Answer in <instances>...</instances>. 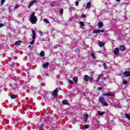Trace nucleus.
<instances>
[{"label":"nucleus","mask_w":130,"mask_h":130,"mask_svg":"<svg viewBox=\"0 0 130 130\" xmlns=\"http://www.w3.org/2000/svg\"><path fill=\"white\" fill-rule=\"evenodd\" d=\"M44 126V124H41L39 127V129H42V127H43Z\"/></svg>","instance_id":"nucleus-31"},{"label":"nucleus","mask_w":130,"mask_h":130,"mask_svg":"<svg viewBox=\"0 0 130 130\" xmlns=\"http://www.w3.org/2000/svg\"><path fill=\"white\" fill-rule=\"evenodd\" d=\"M126 49V48H125V46H124V45H121L120 46V50L121 51H125Z\"/></svg>","instance_id":"nucleus-6"},{"label":"nucleus","mask_w":130,"mask_h":130,"mask_svg":"<svg viewBox=\"0 0 130 130\" xmlns=\"http://www.w3.org/2000/svg\"><path fill=\"white\" fill-rule=\"evenodd\" d=\"M103 25V23L102 22H100V23H99V27H100V28H102Z\"/></svg>","instance_id":"nucleus-21"},{"label":"nucleus","mask_w":130,"mask_h":130,"mask_svg":"<svg viewBox=\"0 0 130 130\" xmlns=\"http://www.w3.org/2000/svg\"><path fill=\"white\" fill-rule=\"evenodd\" d=\"M17 97V96H16V95L13 94L12 95H11V99H15V98Z\"/></svg>","instance_id":"nucleus-27"},{"label":"nucleus","mask_w":130,"mask_h":130,"mask_svg":"<svg viewBox=\"0 0 130 130\" xmlns=\"http://www.w3.org/2000/svg\"><path fill=\"white\" fill-rule=\"evenodd\" d=\"M5 2H6V0H1V6H3V5H4V4H5Z\"/></svg>","instance_id":"nucleus-32"},{"label":"nucleus","mask_w":130,"mask_h":130,"mask_svg":"<svg viewBox=\"0 0 130 130\" xmlns=\"http://www.w3.org/2000/svg\"><path fill=\"white\" fill-rule=\"evenodd\" d=\"M44 22H45V23H46L47 24H50V22H49V21L46 19H43Z\"/></svg>","instance_id":"nucleus-23"},{"label":"nucleus","mask_w":130,"mask_h":130,"mask_svg":"<svg viewBox=\"0 0 130 130\" xmlns=\"http://www.w3.org/2000/svg\"><path fill=\"white\" fill-rule=\"evenodd\" d=\"M68 83H70V85H73L74 84V82H73V80H68Z\"/></svg>","instance_id":"nucleus-26"},{"label":"nucleus","mask_w":130,"mask_h":130,"mask_svg":"<svg viewBox=\"0 0 130 130\" xmlns=\"http://www.w3.org/2000/svg\"><path fill=\"white\" fill-rule=\"evenodd\" d=\"M84 117L85 118V121H87V120H88V117H89V115L84 114Z\"/></svg>","instance_id":"nucleus-15"},{"label":"nucleus","mask_w":130,"mask_h":130,"mask_svg":"<svg viewBox=\"0 0 130 130\" xmlns=\"http://www.w3.org/2000/svg\"><path fill=\"white\" fill-rule=\"evenodd\" d=\"M98 89L99 90V91H101V90H102V88L101 87H98Z\"/></svg>","instance_id":"nucleus-40"},{"label":"nucleus","mask_w":130,"mask_h":130,"mask_svg":"<svg viewBox=\"0 0 130 130\" xmlns=\"http://www.w3.org/2000/svg\"><path fill=\"white\" fill-rule=\"evenodd\" d=\"M93 78L92 77H89V76L85 75L84 76V80L86 81V82H88V81H93Z\"/></svg>","instance_id":"nucleus-3"},{"label":"nucleus","mask_w":130,"mask_h":130,"mask_svg":"<svg viewBox=\"0 0 130 130\" xmlns=\"http://www.w3.org/2000/svg\"><path fill=\"white\" fill-rule=\"evenodd\" d=\"M99 45L100 47H103L105 45V43H103V42H99Z\"/></svg>","instance_id":"nucleus-11"},{"label":"nucleus","mask_w":130,"mask_h":130,"mask_svg":"<svg viewBox=\"0 0 130 130\" xmlns=\"http://www.w3.org/2000/svg\"><path fill=\"white\" fill-rule=\"evenodd\" d=\"M91 56H92V58H94V59L96 58V56H95V53L92 52L91 54Z\"/></svg>","instance_id":"nucleus-24"},{"label":"nucleus","mask_w":130,"mask_h":130,"mask_svg":"<svg viewBox=\"0 0 130 130\" xmlns=\"http://www.w3.org/2000/svg\"><path fill=\"white\" fill-rule=\"evenodd\" d=\"M102 77H103V74H101L98 76V79L96 80V82H98L100 80H101Z\"/></svg>","instance_id":"nucleus-9"},{"label":"nucleus","mask_w":130,"mask_h":130,"mask_svg":"<svg viewBox=\"0 0 130 130\" xmlns=\"http://www.w3.org/2000/svg\"><path fill=\"white\" fill-rule=\"evenodd\" d=\"M103 96H109L108 93H104L103 94Z\"/></svg>","instance_id":"nucleus-39"},{"label":"nucleus","mask_w":130,"mask_h":130,"mask_svg":"<svg viewBox=\"0 0 130 130\" xmlns=\"http://www.w3.org/2000/svg\"><path fill=\"white\" fill-rule=\"evenodd\" d=\"M31 47V45L28 46V48H30Z\"/></svg>","instance_id":"nucleus-47"},{"label":"nucleus","mask_w":130,"mask_h":130,"mask_svg":"<svg viewBox=\"0 0 130 130\" xmlns=\"http://www.w3.org/2000/svg\"><path fill=\"white\" fill-rule=\"evenodd\" d=\"M30 21L31 24H36L37 22V17L35 16V12H33L32 15H30Z\"/></svg>","instance_id":"nucleus-1"},{"label":"nucleus","mask_w":130,"mask_h":130,"mask_svg":"<svg viewBox=\"0 0 130 130\" xmlns=\"http://www.w3.org/2000/svg\"><path fill=\"white\" fill-rule=\"evenodd\" d=\"M92 5H91V2H88L87 3V5H86V9H90L91 8Z\"/></svg>","instance_id":"nucleus-12"},{"label":"nucleus","mask_w":130,"mask_h":130,"mask_svg":"<svg viewBox=\"0 0 130 130\" xmlns=\"http://www.w3.org/2000/svg\"><path fill=\"white\" fill-rule=\"evenodd\" d=\"M108 95H109V96H114V93H113V92H110V93H108Z\"/></svg>","instance_id":"nucleus-29"},{"label":"nucleus","mask_w":130,"mask_h":130,"mask_svg":"<svg viewBox=\"0 0 130 130\" xmlns=\"http://www.w3.org/2000/svg\"><path fill=\"white\" fill-rule=\"evenodd\" d=\"M83 127L84 128H89V125L88 124H85L83 126Z\"/></svg>","instance_id":"nucleus-30"},{"label":"nucleus","mask_w":130,"mask_h":130,"mask_svg":"<svg viewBox=\"0 0 130 130\" xmlns=\"http://www.w3.org/2000/svg\"><path fill=\"white\" fill-rule=\"evenodd\" d=\"M57 93H58V88H56L53 91L52 95L55 98H56L57 97Z\"/></svg>","instance_id":"nucleus-4"},{"label":"nucleus","mask_w":130,"mask_h":130,"mask_svg":"<svg viewBox=\"0 0 130 130\" xmlns=\"http://www.w3.org/2000/svg\"><path fill=\"white\" fill-rule=\"evenodd\" d=\"M117 2H118V3H120V1L121 0H116Z\"/></svg>","instance_id":"nucleus-46"},{"label":"nucleus","mask_w":130,"mask_h":130,"mask_svg":"<svg viewBox=\"0 0 130 130\" xmlns=\"http://www.w3.org/2000/svg\"><path fill=\"white\" fill-rule=\"evenodd\" d=\"M14 66H15V63H12L11 64V67H14Z\"/></svg>","instance_id":"nucleus-45"},{"label":"nucleus","mask_w":130,"mask_h":130,"mask_svg":"<svg viewBox=\"0 0 130 130\" xmlns=\"http://www.w3.org/2000/svg\"><path fill=\"white\" fill-rule=\"evenodd\" d=\"M23 16H24V13H20L19 14H18V18L21 19V18H23Z\"/></svg>","instance_id":"nucleus-17"},{"label":"nucleus","mask_w":130,"mask_h":130,"mask_svg":"<svg viewBox=\"0 0 130 130\" xmlns=\"http://www.w3.org/2000/svg\"><path fill=\"white\" fill-rule=\"evenodd\" d=\"M103 66H104V68L105 70H108V68H107V66H106V64L104 63Z\"/></svg>","instance_id":"nucleus-28"},{"label":"nucleus","mask_w":130,"mask_h":130,"mask_svg":"<svg viewBox=\"0 0 130 130\" xmlns=\"http://www.w3.org/2000/svg\"><path fill=\"white\" fill-rule=\"evenodd\" d=\"M18 8H19V5H17L15 7L14 9H18Z\"/></svg>","instance_id":"nucleus-42"},{"label":"nucleus","mask_w":130,"mask_h":130,"mask_svg":"<svg viewBox=\"0 0 130 130\" xmlns=\"http://www.w3.org/2000/svg\"><path fill=\"white\" fill-rule=\"evenodd\" d=\"M79 2H81V0H78Z\"/></svg>","instance_id":"nucleus-48"},{"label":"nucleus","mask_w":130,"mask_h":130,"mask_svg":"<svg viewBox=\"0 0 130 130\" xmlns=\"http://www.w3.org/2000/svg\"><path fill=\"white\" fill-rule=\"evenodd\" d=\"M82 18H86V15L83 14V15H82Z\"/></svg>","instance_id":"nucleus-44"},{"label":"nucleus","mask_w":130,"mask_h":130,"mask_svg":"<svg viewBox=\"0 0 130 130\" xmlns=\"http://www.w3.org/2000/svg\"><path fill=\"white\" fill-rule=\"evenodd\" d=\"M123 76H124V77H129L130 72L129 71L125 72L123 73Z\"/></svg>","instance_id":"nucleus-7"},{"label":"nucleus","mask_w":130,"mask_h":130,"mask_svg":"<svg viewBox=\"0 0 130 130\" xmlns=\"http://www.w3.org/2000/svg\"><path fill=\"white\" fill-rule=\"evenodd\" d=\"M105 114V112H101V111H98V115H100V116H102Z\"/></svg>","instance_id":"nucleus-10"},{"label":"nucleus","mask_w":130,"mask_h":130,"mask_svg":"<svg viewBox=\"0 0 130 130\" xmlns=\"http://www.w3.org/2000/svg\"><path fill=\"white\" fill-rule=\"evenodd\" d=\"M93 34H98V33H100V30H94L92 32Z\"/></svg>","instance_id":"nucleus-13"},{"label":"nucleus","mask_w":130,"mask_h":130,"mask_svg":"<svg viewBox=\"0 0 130 130\" xmlns=\"http://www.w3.org/2000/svg\"><path fill=\"white\" fill-rule=\"evenodd\" d=\"M39 33H40L41 36L43 35V32H42L41 31H39Z\"/></svg>","instance_id":"nucleus-43"},{"label":"nucleus","mask_w":130,"mask_h":130,"mask_svg":"<svg viewBox=\"0 0 130 130\" xmlns=\"http://www.w3.org/2000/svg\"><path fill=\"white\" fill-rule=\"evenodd\" d=\"M99 100L100 103H101V104L104 106H108V104H107L106 101H105V99H104V98L103 96L100 97Z\"/></svg>","instance_id":"nucleus-2"},{"label":"nucleus","mask_w":130,"mask_h":130,"mask_svg":"<svg viewBox=\"0 0 130 130\" xmlns=\"http://www.w3.org/2000/svg\"><path fill=\"white\" fill-rule=\"evenodd\" d=\"M74 82H75V83H77V82H78V78L75 77L74 79Z\"/></svg>","instance_id":"nucleus-33"},{"label":"nucleus","mask_w":130,"mask_h":130,"mask_svg":"<svg viewBox=\"0 0 130 130\" xmlns=\"http://www.w3.org/2000/svg\"><path fill=\"white\" fill-rule=\"evenodd\" d=\"M49 66V63L47 62L45 63V64H43V68H47Z\"/></svg>","instance_id":"nucleus-16"},{"label":"nucleus","mask_w":130,"mask_h":130,"mask_svg":"<svg viewBox=\"0 0 130 130\" xmlns=\"http://www.w3.org/2000/svg\"><path fill=\"white\" fill-rule=\"evenodd\" d=\"M60 13L61 15H62V14H63V9H61L60 10Z\"/></svg>","instance_id":"nucleus-35"},{"label":"nucleus","mask_w":130,"mask_h":130,"mask_svg":"<svg viewBox=\"0 0 130 130\" xmlns=\"http://www.w3.org/2000/svg\"><path fill=\"white\" fill-rule=\"evenodd\" d=\"M36 37V34H35V31L34 30H32V39H35Z\"/></svg>","instance_id":"nucleus-14"},{"label":"nucleus","mask_w":130,"mask_h":130,"mask_svg":"<svg viewBox=\"0 0 130 130\" xmlns=\"http://www.w3.org/2000/svg\"><path fill=\"white\" fill-rule=\"evenodd\" d=\"M2 27H4V24L0 23V28H2Z\"/></svg>","instance_id":"nucleus-41"},{"label":"nucleus","mask_w":130,"mask_h":130,"mask_svg":"<svg viewBox=\"0 0 130 130\" xmlns=\"http://www.w3.org/2000/svg\"><path fill=\"white\" fill-rule=\"evenodd\" d=\"M75 5H76V7H78V6H79V2L76 1V2H75Z\"/></svg>","instance_id":"nucleus-36"},{"label":"nucleus","mask_w":130,"mask_h":130,"mask_svg":"<svg viewBox=\"0 0 130 130\" xmlns=\"http://www.w3.org/2000/svg\"><path fill=\"white\" fill-rule=\"evenodd\" d=\"M35 3H37V1L36 0L31 1L29 4L28 9H30L32 5H34V4H35Z\"/></svg>","instance_id":"nucleus-5"},{"label":"nucleus","mask_w":130,"mask_h":130,"mask_svg":"<svg viewBox=\"0 0 130 130\" xmlns=\"http://www.w3.org/2000/svg\"><path fill=\"white\" fill-rule=\"evenodd\" d=\"M79 24H80L81 26H84L85 24L84 23V22L81 21L79 22Z\"/></svg>","instance_id":"nucleus-34"},{"label":"nucleus","mask_w":130,"mask_h":130,"mask_svg":"<svg viewBox=\"0 0 130 130\" xmlns=\"http://www.w3.org/2000/svg\"><path fill=\"white\" fill-rule=\"evenodd\" d=\"M100 32H102V33H104V32H105V30H104V29L100 30Z\"/></svg>","instance_id":"nucleus-38"},{"label":"nucleus","mask_w":130,"mask_h":130,"mask_svg":"<svg viewBox=\"0 0 130 130\" xmlns=\"http://www.w3.org/2000/svg\"><path fill=\"white\" fill-rule=\"evenodd\" d=\"M62 104H64L65 105H68L69 103L68 102V100H63L62 101Z\"/></svg>","instance_id":"nucleus-18"},{"label":"nucleus","mask_w":130,"mask_h":130,"mask_svg":"<svg viewBox=\"0 0 130 130\" xmlns=\"http://www.w3.org/2000/svg\"><path fill=\"white\" fill-rule=\"evenodd\" d=\"M40 56L43 57V56H44V55H45V53H44V51H42L40 54Z\"/></svg>","instance_id":"nucleus-20"},{"label":"nucleus","mask_w":130,"mask_h":130,"mask_svg":"<svg viewBox=\"0 0 130 130\" xmlns=\"http://www.w3.org/2000/svg\"><path fill=\"white\" fill-rule=\"evenodd\" d=\"M123 83L124 84V85H126V84H127V81L126 80L124 81Z\"/></svg>","instance_id":"nucleus-37"},{"label":"nucleus","mask_w":130,"mask_h":130,"mask_svg":"<svg viewBox=\"0 0 130 130\" xmlns=\"http://www.w3.org/2000/svg\"><path fill=\"white\" fill-rule=\"evenodd\" d=\"M125 116L126 118L128 119V120H130V115L128 114H125Z\"/></svg>","instance_id":"nucleus-22"},{"label":"nucleus","mask_w":130,"mask_h":130,"mask_svg":"<svg viewBox=\"0 0 130 130\" xmlns=\"http://www.w3.org/2000/svg\"><path fill=\"white\" fill-rule=\"evenodd\" d=\"M114 54L117 55L119 53V49L118 48H116L114 51Z\"/></svg>","instance_id":"nucleus-8"},{"label":"nucleus","mask_w":130,"mask_h":130,"mask_svg":"<svg viewBox=\"0 0 130 130\" xmlns=\"http://www.w3.org/2000/svg\"><path fill=\"white\" fill-rule=\"evenodd\" d=\"M35 42V39H32V40L31 42H30V44H31V45H33Z\"/></svg>","instance_id":"nucleus-25"},{"label":"nucleus","mask_w":130,"mask_h":130,"mask_svg":"<svg viewBox=\"0 0 130 130\" xmlns=\"http://www.w3.org/2000/svg\"><path fill=\"white\" fill-rule=\"evenodd\" d=\"M21 42H22V41H16V42L15 43V45H17L18 46H19V45L21 44Z\"/></svg>","instance_id":"nucleus-19"}]
</instances>
